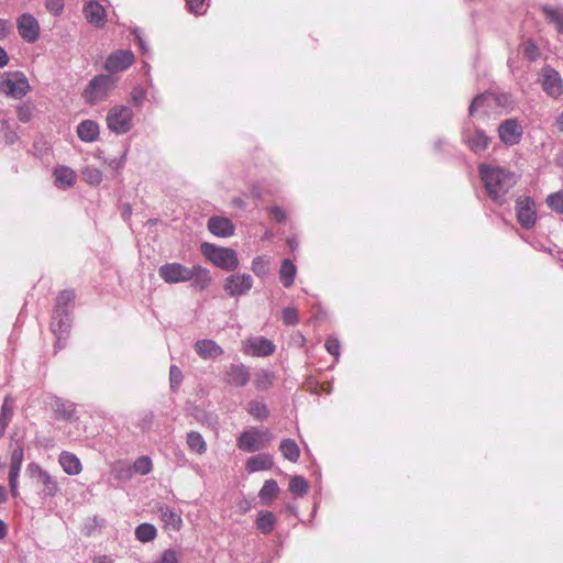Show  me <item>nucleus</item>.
Returning a JSON list of instances; mask_svg holds the SVG:
<instances>
[{
    "mask_svg": "<svg viewBox=\"0 0 563 563\" xmlns=\"http://www.w3.org/2000/svg\"><path fill=\"white\" fill-rule=\"evenodd\" d=\"M479 176L484 183L488 197L498 205H504L509 190L517 184L518 176L508 169L498 166L481 164Z\"/></svg>",
    "mask_w": 563,
    "mask_h": 563,
    "instance_id": "nucleus-1",
    "label": "nucleus"
},
{
    "mask_svg": "<svg viewBox=\"0 0 563 563\" xmlns=\"http://www.w3.org/2000/svg\"><path fill=\"white\" fill-rule=\"evenodd\" d=\"M117 80L111 75L95 76L85 88L82 97L91 106L106 100L115 88Z\"/></svg>",
    "mask_w": 563,
    "mask_h": 563,
    "instance_id": "nucleus-2",
    "label": "nucleus"
},
{
    "mask_svg": "<svg viewBox=\"0 0 563 563\" xmlns=\"http://www.w3.org/2000/svg\"><path fill=\"white\" fill-rule=\"evenodd\" d=\"M31 90L24 73L20 70L5 71L0 76V92L13 99H22Z\"/></svg>",
    "mask_w": 563,
    "mask_h": 563,
    "instance_id": "nucleus-3",
    "label": "nucleus"
},
{
    "mask_svg": "<svg viewBox=\"0 0 563 563\" xmlns=\"http://www.w3.org/2000/svg\"><path fill=\"white\" fill-rule=\"evenodd\" d=\"M202 254L217 267L231 272L238 268L239 260L234 250L228 247H218L210 243L201 245Z\"/></svg>",
    "mask_w": 563,
    "mask_h": 563,
    "instance_id": "nucleus-4",
    "label": "nucleus"
},
{
    "mask_svg": "<svg viewBox=\"0 0 563 563\" xmlns=\"http://www.w3.org/2000/svg\"><path fill=\"white\" fill-rule=\"evenodd\" d=\"M132 121L133 111L126 106H114L108 111L107 126L118 135L128 133L132 128Z\"/></svg>",
    "mask_w": 563,
    "mask_h": 563,
    "instance_id": "nucleus-5",
    "label": "nucleus"
},
{
    "mask_svg": "<svg viewBox=\"0 0 563 563\" xmlns=\"http://www.w3.org/2000/svg\"><path fill=\"white\" fill-rule=\"evenodd\" d=\"M272 440V433L268 430L261 431L251 428L243 431L238 438V448L244 452H256L265 448Z\"/></svg>",
    "mask_w": 563,
    "mask_h": 563,
    "instance_id": "nucleus-6",
    "label": "nucleus"
},
{
    "mask_svg": "<svg viewBox=\"0 0 563 563\" xmlns=\"http://www.w3.org/2000/svg\"><path fill=\"white\" fill-rule=\"evenodd\" d=\"M543 91L551 98L558 99L563 95V79L558 70L550 66L541 69L539 79Z\"/></svg>",
    "mask_w": 563,
    "mask_h": 563,
    "instance_id": "nucleus-7",
    "label": "nucleus"
},
{
    "mask_svg": "<svg viewBox=\"0 0 563 563\" xmlns=\"http://www.w3.org/2000/svg\"><path fill=\"white\" fill-rule=\"evenodd\" d=\"M253 287V277L250 274L235 273L224 279L223 289L231 297L247 294Z\"/></svg>",
    "mask_w": 563,
    "mask_h": 563,
    "instance_id": "nucleus-8",
    "label": "nucleus"
},
{
    "mask_svg": "<svg viewBox=\"0 0 563 563\" xmlns=\"http://www.w3.org/2000/svg\"><path fill=\"white\" fill-rule=\"evenodd\" d=\"M516 213L518 222L522 228L529 230L536 225L537 211L531 197L522 196L516 200Z\"/></svg>",
    "mask_w": 563,
    "mask_h": 563,
    "instance_id": "nucleus-9",
    "label": "nucleus"
},
{
    "mask_svg": "<svg viewBox=\"0 0 563 563\" xmlns=\"http://www.w3.org/2000/svg\"><path fill=\"white\" fill-rule=\"evenodd\" d=\"M190 267L173 262L166 263L158 268V276L167 284H179L189 282Z\"/></svg>",
    "mask_w": 563,
    "mask_h": 563,
    "instance_id": "nucleus-10",
    "label": "nucleus"
},
{
    "mask_svg": "<svg viewBox=\"0 0 563 563\" xmlns=\"http://www.w3.org/2000/svg\"><path fill=\"white\" fill-rule=\"evenodd\" d=\"M250 379V368L243 363H232L224 368L223 380L230 386L244 387Z\"/></svg>",
    "mask_w": 563,
    "mask_h": 563,
    "instance_id": "nucleus-11",
    "label": "nucleus"
},
{
    "mask_svg": "<svg viewBox=\"0 0 563 563\" xmlns=\"http://www.w3.org/2000/svg\"><path fill=\"white\" fill-rule=\"evenodd\" d=\"M71 327V319L69 311H57L54 310L52 317L51 328L56 336L55 349H62L65 343L63 342L64 335H66Z\"/></svg>",
    "mask_w": 563,
    "mask_h": 563,
    "instance_id": "nucleus-12",
    "label": "nucleus"
},
{
    "mask_svg": "<svg viewBox=\"0 0 563 563\" xmlns=\"http://www.w3.org/2000/svg\"><path fill=\"white\" fill-rule=\"evenodd\" d=\"M19 35L27 43H34L40 36V24L30 13L21 14L16 20Z\"/></svg>",
    "mask_w": 563,
    "mask_h": 563,
    "instance_id": "nucleus-13",
    "label": "nucleus"
},
{
    "mask_svg": "<svg viewBox=\"0 0 563 563\" xmlns=\"http://www.w3.org/2000/svg\"><path fill=\"white\" fill-rule=\"evenodd\" d=\"M523 131L517 119H507L500 123L498 135L500 141L506 145H516L521 141Z\"/></svg>",
    "mask_w": 563,
    "mask_h": 563,
    "instance_id": "nucleus-14",
    "label": "nucleus"
},
{
    "mask_svg": "<svg viewBox=\"0 0 563 563\" xmlns=\"http://www.w3.org/2000/svg\"><path fill=\"white\" fill-rule=\"evenodd\" d=\"M134 62V54L130 49H119L110 54L104 63V68L115 74L129 68Z\"/></svg>",
    "mask_w": 563,
    "mask_h": 563,
    "instance_id": "nucleus-15",
    "label": "nucleus"
},
{
    "mask_svg": "<svg viewBox=\"0 0 563 563\" xmlns=\"http://www.w3.org/2000/svg\"><path fill=\"white\" fill-rule=\"evenodd\" d=\"M501 99H507V96L501 95L498 97L490 92L477 95L470 104L468 114L473 117L479 110H482L484 113H488L489 109L496 104L501 103Z\"/></svg>",
    "mask_w": 563,
    "mask_h": 563,
    "instance_id": "nucleus-16",
    "label": "nucleus"
},
{
    "mask_svg": "<svg viewBox=\"0 0 563 563\" xmlns=\"http://www.w3.org/2000/svg\"><path fill=\"white\" fill-rule=\"evenodd\" d=\"M82 13L86 20L96 27H102L107 22L106 9L98 1L87 2L82 8Z\"/></svg>",
    "mask_w": 563,
    "mask_h": 563,
    "instance_id": "nucleus-17",
    "label": "nucleus"
},
{
    "mask_svg": "<svg viewBox=\"0 0 563 563\" xmlns=\"http://www.w3.org/2000/svg\"><path fill=\"white\" fill-rule=\"evenodd\" d=\"M195 352L203 360L217 358L223 354V349L213 340H197L194 345Z\"/></svg>",
    "mask_w": 563,
    "mask_h": 563,
    "instance_id": "nucleus-18",
    "label": "nucleus"
},
{
    "mask_svg": "<svg viewBox=\"0 0 563 563\" xmlns=\"http://www.w3.org/2000/svg\"><path fill=\"white\" fill-rule=\"evenodd\" d=\"M463 140L475 154L486 151L490 142V139L481 129H477L474 135H470L467 130H464Z\"/></svg>",
    "mask_w": 563,
    "mask_h": 563,
    "instance_id": "nucleus-19",
    "label": "nucleus"
},
{
    "mask_svg": "<svg viewBox=\"0 0 563 563\" xmlns=\"http://www.w3.org/2000/svg\"><path fill=\"white\" fill-rule=\"evenodd\" d=\"M208 230L216 236L229 238L234 233V225L228 218L211 217L208 220Z\"/></svg>",
    "mask_w": 563,
    "mask_h": 563,
    "instance_id": "nucleus-20",
    "label": "nucleus"
},
{
    "mask_svg": "<svg viewBox=\"0 0 563 563\" xmlns=\"http://www.w3.org/2000/svg\"><path fill=\"white\" fill-rule=\"evenodd\" d=\"M189 276L190 286L196 290L202 291L211 284L210 272L200 265L191 266Z\"/></svg>",
    "mask_w": 563,
    "mask_h": 563,
    "instance_id": "nucleus-21",
    "label": "nucleus"
},
{
    "mask_svg": "<svg viewBox=\"0 0 563 563\" xmlns=\"http://www.w3.org/2000/svg\"><path fill=\"white\" fill-rule=\"evenodd\" d=\"M51 407L56 416L64 420H71L76 412V405L60 397H53Z\"/></svg>",
    "mask_w": 563,
    "mask_h": 563,
    "instance_id": "nucleus-22",
    "label": "nucleus"
},
{
    "mask_svg": "<svg viewBox=\"0 0 563 563\" xmlns=\"http://www.w3.org/2000/svg\"><path fill=\"white\" fill-rule=\"evenodd\" d=\"M78 137L86 143L97 141L99 136V125L92 120H84L77 126Z\"/></svg>",
    "mask_w": 563,
    "mask_h": 563,
    "instance_id": "nucleus-23",
    "label": "nucleus"
},
{
    "mask_svg": "<svg viewBox=\"0 0 563 563\" xmlns=\"http://www.w3.org/2000/svg\"><path fill=\"white\" fill-rule=\"evenodd\" d=\"M58 462L68 475H78L82 471L81 462L74 453L63 451L59 454Z\"/></svg>",
    "mask_w": 563,
    "mask_h": 563,
    "instance_id": "nucleus-24",
    "label": "nucleus"
},
{
    "mask_svg": "<svg viewBox=\"0 0 563 563\" xmlns=\"http://www.w3.org/2000/svg\"><path fill=\"white\" fill-rule=\"evenodd\" d=\"M250 353L254 356H268L275 351L274 343L263 336L250 340Z\"/></svg>",
    "mask_w": 563,
    "mask_h": 563,
    "instance_id": "nucleus-25",
    "label": "nucleus"
},
{
    "mask_svg": "<svg viewBox=\"0 0 563 563\" xmlns=\"http://www.w3.org/2000/svg\"><path fill=\"white\" fill-rule=\"evenodd\" d=\"M274 465L273 457L269 454H257L251 456L246 462L249 473L271 470Z\"/></svg>",
    "mask_w": 563,
    "mask_h": 563,
    "instance_id": "nucleus-26",
    "label": "nucleus"
},
{
    "mask_svg": "<svg viewBox=\"0 0 563 563\" xmlns=\"http://www.w3.org/2000/svg\"><path fill=\"white\" fill-rule=\"evenodd\" d=\"M37 479L42 484L41 494L44 498H52L58 494L59 485L57 481L47 471L42 473V475Z\"/></svg>",
    "mask_w": 563,
    "mask_h": 563,
    "instance_id": "nucleus-27",
    "label": "nucleus"
},
{
    "mask_svg": "<svg viewBox=\"0 0 563 563\" xmlns=\"http://www.w3.org/2000/svg\"><path fill=\"white\" fill-rule=\"evenodd\" d=\"M296 274V265L289 258H285L279 269V279L283 286L289 288L294 284Z\"/></svg>",
    "mask_w": 563,
    "mask_h": 563,
    "instance_id": "nucleus-28",
    "label": "nucleus"
},
{
    "mask_svg": "<svg viewBox=\"0 0 563 563\" xmlns=\"http://www.w3.org/2000/svg\"><path fill=\"white\" fill-rule=\"evenodd\" d=\"M161 518L166 527L172 528L174 531H179L183 526L181 517L169 507L159 508Z\"/></svg>",
    "mask_w": 563,
    "mask_h": 563,
    "instance_id": "nucleus-29",
    "label": "nucleus"
},
{
    "mask_svg": "<svg viewBox=\"0 0 563 563\" xmlns=\"http://www.w3.org/2000/svg\"><path fill=\"white\" fill-rule=\"evenodd\" d=\"M55 181L58 187H71L76 180V175L73 169L66 166H59L54 170Z\"/></svg>",
    "mask_w": 563,
    "mask_h": 563,
    "instance_id": "nucleus-30",
    "label": "nucleus"
},
{
    "mask_svg": "<svg viewBox=\"0 0 563 563\" xmlns=\"http://www.w3.org/2000/svg\"><path fill=\"white\" fill-rule=\"evenodd\" d=\"M276 522L275 515L268 510H262L257 515L256 528L264 534H268L273 531Z\"/></svg>",
    "mask_w": 563,
    "mask_h": 563,
    "instance_id": "nucleus-31",
    "label": "nucleus"
},
{
    "mask_svg": "<svg viewBox=\"0 0 563 563\" xmlns=\"http://www.w3.org/2000/svg\"><path fill=\"white\" fill-rule=\"evenodd\" d=\"M279 451L290 462H297L300 456L299 446L292 439H284L279 444Z\"/></svg>",
    "mask_w": 563,
    "mask_h": 563,
    "instance_id": "nucleus-32",
    "label": "nucleus"
},
{
    "mask_svg": "<svg viewBox=\"0 0 563 563\" xmlns=\"http://www.w3.org/2000/svg\"><path fill=\"white\" fill-rule=\"evenodd\" d=\"M542 11L550 23H553L558 32L563 34V9L544 5Z\"/></svg>",
    "mask_w": 563,
    "mask_h": 563,
    "instance_id": "nucleus-33",
    "label": "nucleus"
},
{
    "mask_svg": "<svg viewBox=\"0 0 563 563\" xmlns=\"http://www.w3.org/2000/svg\"><path fill=\"white\" fill-rule=\"evenodd\" d=\"M111 475L117 481L128 482L133 476L131 465L124 461H118L111 467Z\"/></svg>",
    "mask_w": 563,
    "mask_h": 563,
    "instance_id": "nucleus-34",
    "label": "nucleus"
},
{
    "mask_svg": "<svg viewBox=\"0 0 563 563\" xmlns=\"http://www.w3.org/2000/svg\"><path fill=\"white\" fill-rule=\"evenodd\" d=\"M246 411L256 420H265L269 416L266 404L257 400H251L246 406Z\"/></svg>",
    "mask_w": 563,
    "mask_h": 563,
    "instance_id": "nucleus-35",
    "label": "nucleus"
},
{
    "mask_svg": "<svg viewBox=\"0 0 563 563\" xmlns=\"http://www.w3.org/2000/svg\"><path fill=\"white\" fill-rule=\"evenodd\" d=\"M156 534L157 530L152 523L144 522L135 529L136 539L143 543L153 541L156 538Z\"/></svg>",
    "mask_w": 563,
    "mask_h": 563,
    "instance_id": "nucleus-36",
    "label": "nucleus"
},
{
    "mask_svg": "<svg viewBox=\"0 0 563 563\" xmlns=\"http://www.w3.org/2000/svg\"><path fill=\"white\" fill-rule=\"evenodd\" d=\"M279 493L278 484L275 479H267L264 482L258 496L263 501H272Z\"/></svg>",
    "mask_w": 563,
    "mask_h": 563,
    "instance_id": "nucleus-37",
    "label": "nucleus"
},
{
    "mask_svg": "<svg viewBox=\"0 0 563 563\" xmlns=\"http://www.w3.org/2000/svg\"><path fill=\"white\" fill-rule=\"evenodd\" d=\"M24 450L22 444H18L11 452L9 474L20 475Z\"/></svg>",
    "mask_w": 563,
    "mask_h": 563,
    "instance_id": "nucleus-38",
    "label": "nucleus"
},
{
    "mask_svg": "<svg viewBox=\"0 0 563 563\" xmlns=\"http://www.w3.org/2000/svg\"><path fill=\"white\" fill-rule=\"evenodd\" d=\"M187 444L191 451L202 454L207 451V444L202 435L197 431H190L187 434Z\"/></svg>",
    "mask_w": 563,
    "mask_h": 563,
    "instance_id": "nucleus-39",
    "label": "nucleus"
},
{
    "mask_svg": "<svg viewBox=\"0 0 563 563\" xmlns=\"http://www.w3.org/2000/svg\"><path fill=\"white\" fill-rule=\"evenodd\" d=\"M153 464L152 460L146 456L137 457L134 463L131 465L132 474L147 475L152 472Z\"/></svg>",
    "mask_w": 563,
    "mask_h": 563,
    "instance_id": "nucleus-40",
    "label": "nucleus"
},
{
    "mask_svg": "<svg viewBox=\"0 0 563 563\" xmlns=\"http://www.w3.org/2000/svg\"><path fill=\"white\" fill-rule=\"evenodd\" d=\"M13 416V407L9 404V399L5 398L0 411V438L4 435L5 429L11 421Z\"/></svg>",
    "mask_w": 563,
    "mask_h": 563,
    "instance_id": "nucleus-41",
    "label": "nucleus"
},
{
    "mask_svg": "<svg viewBox=\"0 0 563 563\" xmlns=\"http://www.w3.org/2000/svg\"><path fill=\"white\" fill-rule=\"evenodd\" d=\"M75 300L74 290L65 289L60 291L56 299V307L54 310L57 311H69V307L73 305Z\"/></svg>",
    "mask_w": 563,
    "mask_h": 563,
    "instance_id": "nucleus-42",
    "label": "nucleus"
},
{
    "mask_svg": "<svg viewBox=\"0 0 563 563\" xmlns=\"http://www.w3.org/2000/svg\"><path fill=\"white\" fill-rule=\"evenodd\" d=\"M308 488V482L303 476H294L289 482V490L297 496H303L307 494Z\"/></svg>",
    "mask_w": 563,
    "mask_h": 563,
    "instance_id": "nucleus-43",
    "label": "nucleus"
},
{
    "mask_svg": "<svg viewBox=\"0 0 563 563\" xmlns=\"http://www.w3.org/2000/svg\"><path fill=\"white\" fill-rule=\"evenodd\" d=\"M81 175H82V179L87 184L93 185V186L99 185L103 178L101 170H99L98 168L92 167V166L85 167L81 172Z\"/></svg>",
    "mask_w": 563,
    "mask_h": 563,
    "instance_id": "nucleus-44",
    "label": "nucleus"
},
{
    "mask_svg": "<svg viewBox=\"0 0 563 563\" xmlns=\"http://www.w3.org/2000/svg\"><path fill=\"white\" fill-rule=\"evenodd\" d=\"M273 379V374L267 371H262L261 373L256 374L254 386L257 390H266L272 386Z\"/></svg>",
    "mask_w": 563,
    "mask_h": 563,
    "instance_id": "nucleus-45",
    "label": "nucleus"
},
{
    "mask_svg": "<svg viewBox=\"0 0 563 563\" xmlns=\"http://www.w3.org/2000/svg\"><path fill=\"white\" fill-rule=\"evenodd\" d=\"M547 203L553 211L563 213V190L549 195Z\"/></svg>",
    "mask_w": 563,
    "mask_h": 563,
    "instance_id": "nucleus-46",
    "label": "nucleus"
},
{
    "mask_svg": "<svg viewBox=\"0 0 563 563\" xmlns=\"http://www.w3.org/2000/svg\"><path fill=\"white\" fill-rule=\"evenodd\" d=\"M522 52L525 57L529 60H537L540 56V49L534 41L527 40L522 45Z\"/></svg>",
    "mask_w": 563,
    "mask_h": 563,
    "instance_id": "nucleus-47",
    "label": "nucleus"
},
{
    "mask_svg": "<svg viewBox=\"0 0 563 563\" xmlns=\"http://www.w3.org/2000/svg\"><path fill=\"white\" fill-rule=\"evenodd\" d=\"M183 373L177 365L169 367V385L173 391H176L183 383Z\"/></svg>",
    "mask_w": 563,
    "mask_h": 563,
    "instance_id": "nucleus-48",
    "label": "nucleus"
},
{
    "mask_svg": "<svg viewBox=\"0 0 563 563\" xmlns=\"http://www.w3.org/2000/svg\"><path fill=\"white\" fill-rule=\"evenodd\" d=\"M252 271L256 276L267 275L269 271L268 262L263 256H256L252 261Z\"/></svg>",
    "mask_w": 563,
    "mask_h": 563,
    "instance_id": "nucleus-49",
    "label": "nucleus"
},
{
    "mask_svg": "<svg viewBox=\"0 0 563 563\" xmlns=\"http://www.w3.org/2000/svg\"><path fill=\"white\" fill-rule=\"evenodd\" d=\"M206 1L207 0H186V4L189 12L201 15L206 13L207 7L209 5Z\"/></svg>",
    "mask_w": 563,
    "mask_h": 563,
    "instance_id": "nucleus-50",
    "label": "nucleus"
},
{
    "mask_svg": "<svg viewBox=\"0 0 563 563\" xmlns=\"http://www.w3.org/2000/svg\"><path fill=\"white\" fill-rule=\"evenodd\" d=\"M282 313L285 324L296 325L299 322L298 311L294 307L284 308Z\"/></svg>",
    "mask_w": 563,
    "mask_h": 563,
    "instance_id": "nucleus-51",
    "label": "nucleus"
},
{
    "mask_svg": "<svg viewBox=\"0 0 563 563\" xmlns=\"http://www.w3.org/2000/svg\"><path fill=\"white\" fill-rule=\"evenodd\" d=\"M16 115L21 122H30L33 117V107L30 103H23L19 106L16 108Z\"/></svg>",
    "mask_w": 563,
    "mask_h": 563,
    "instance_id": "nucleus-52",
    "label": "nucleus"
},
{
    "mask_svg": "<svg viewBox=\"0 0 563 563\" xmlns=\"http://www.w3.org/2000/svg\"><path fill=\"white\" fill-rule=\"evenodd\" d=\"M131 100L135 107L142 106L146 98V90L142 88L141 86H136L132 89L131 93Z\"/></svg>",
    "mask_w": 563,
    "mask_h": 563,
    "instance_id": "nucleus-53",
    "label": "nucleus"
},
{
    "mask_svg": "<svg viewBox=\"0 0 563 563\" xmlns=\"http://www.w3.org/2000/svg\"><path fill=\"white\" fill-rule=\"evenodd\" d=\"M325 349L327 351L335 357V361H338L340 356V342L338 339L329 338L325 341Z\"/></svg>",
    "mask_w": 563,
    "mask_h": 563,
    "instance_id": "nucleus-54",
    "label": "nucleus"
},
{
    "mask_svg": "<svg viewBox=\"0 0 563 563\" xmlns=\"http://www.w3.org/2000/svg\"><path fill=\"white\" fill-rule=\"evenodd\" d=\"M46 9L54 15H59L64 9V0H46Z\"/></svg>",
    "mask_w": 563,
    "mask_h": 563,
    "instance_id": "nucleus-55",
    "label": "nucleus"
},
{
    "mask_svg": "<svg viewBox=\"0 0 563 563\" xmlns=\"http://www.w3.org/2000/svg\"><path fill=\"white\" fill-rule=\"evenodd\" d=\"M157 563H178L177 552L173 549L165 550Z\"/></svg>",
    "mask_w": 563,
    "mask_h": 563,
    "instance_id": "nucleus-56",
    "label": "nucleus"
},
{
    "mask_svg": "<svg viewBox=\"0 0 563 563\" xmlns=\"http://www.w3.org/2000/svg\"><path fill=\"white\" fill-rule=\"evenodd\" d=\"M269 213L275 218V220L279 223L286 220V212L282 207L275 206L269 209Z\"/></svg>",
    "mask_w": 563,
    "mask_h": 563,
    "instance_id": "nucleus-57",
    "label": "nucleus"
},
{
    "mask_svg": "<svg viewBox=\"0 0 563 563\" xmlns=\"http://www.w3.org/2000/svg\"><path fill=\"white\" fill-rule=\"evenodd\" d=\"M29 475L33 478H38L42 473L45 472V470H43L37 463L35 462H32L27 465V468H26Z\"/></svg>",
    "mask_w": 563,
    "mask_h": 563,
    "instance_id": "nucleus-58",
    "label": "nucleus"
},
{
    "mask_svg": "<svg viewBox=\"0 0 563 563\" xmlns=\"http://www.w3.org/2000/svg\"><path fill=\"white\" fill-rule=\"evenodd\" d=\"M19 475L9 474V487L11 495L13 497L19 496V482H18Z\"/></svg>",
    "mask_w": 563,
    "mask_h": 563,
    "instance_id": "nucleus-59",
    "label": "nucleus"
},
{
    "mask_svg": "<svg viewBox=\"0 0 563 563\" xmlns=\"http://www.w3.org/2000/svg\"><path fill=\"white\" fill-rule=\"evenodd\" d=\"M11 29V23L8 20L0 19V41L4 40Z\"/></svg>",
    "mask_w": 563,
    "mask_h": 563,
    "instance_id": "nucleus-60",
    "label": "nucleus"
},
{
    "mask_svg": "<svg viewBox=\"0 0 563 563\" xmlns=\"http://www.w3.org/2000/svg\"><path fill=\"white\" fill-rule=\"evenodd\" d=\"M134 35H135V38L139 42V46L142 51L143 54H146L148 52V47L145 43V41L142 38V36L140 35V33L137 32V30H134L133 31Z\"/></svg>",
    "mask_w": 563,
    "mask_h": 563,
    "instance_id": "nucleus-61",
    "label": "nucleus"
},
{
    "mask_svg": "<svg viewBox=\"0 0 563 563\" xmlns=\"http://www.w3.org/2000/svg\"><path fill=\"white\" fill-rule=\"evenodd\" d=\"M9 63L8 53L3 47L0 46V68L7 66Z\"/></svg>",
    "mask_w": 563,
    "mask_h": 563,
    "instance_id": "nucleus-62",
    "label": "nucleus"
},
{
    "mask_svg": "<svg viewBox=\"0 0 563 563\" xmlns=\"http://www.w3.org/2000/svg\"><path fill=\"white\" fill-rule=\"evenodd\" d=\"M123 164H124V157H121L120 159H117V158H113L109 162V165L113 168V169H121L123 167Z\"/></svg>",
    "mask_w": 563,
    "mask_h": 563,
    "instance_id": "nucleus-63",
    "label": "nucleus"
},
{
    "mask_svg": "<svg viewBox=\"0 0 563 563\" xmlns=\"http://www.w3.org/2000/svg\"><path fill=\"white\" fill-rule=\"evenodd\" d=\"M92 563H113V560L108 555H99L93 559Z\"/></svg>",
    "mask_w": 563,
    "mask_h": 563,
    "instance_id": "nucleus-64",
    "label": "nucleus"
}]
</instances>
